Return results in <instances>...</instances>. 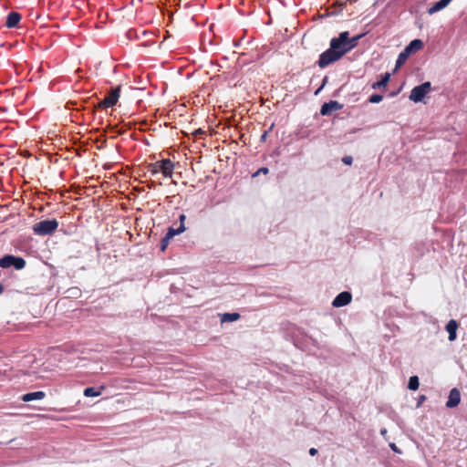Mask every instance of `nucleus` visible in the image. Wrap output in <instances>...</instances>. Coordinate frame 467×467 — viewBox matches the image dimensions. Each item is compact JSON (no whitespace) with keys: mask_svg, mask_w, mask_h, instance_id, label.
<instances>
[{"mask_svg":"<svg viewBox=\"0 0 467 467\" xmlns=\"http://www.w3.org/2000/svg\"><path fill=\"white\" fill-rule=\"evenodd\" d=\"M292 341L296 348L303 351L311 352L313 348H319L317 340L301 329H298L297 333L293 334Z\"/></svg>","mask_w":467,"mask_h":467,"instance_id":"1","label":"nucleus"},{"mask_svg":"<svg viewBox=\"0 0 467 467\" xmlns=\"http://www.w3.org/2000/svg\"><path fill=\"white\" fill-rule=\"evenodd\" d=\"M58 227L57 219H46L35 223L32 227L33 232L36 235L46 236L51 235Z\"/></svg>","mask_w":467,"mask_h":467,"instance_id":"2","label":"nucleus"},{"mask_svg":"<svg viewBox=\"0 0 467 467\" xmlns=\"http://www.w3.org/2000/svg\"><path fill=\"white\" fill-rule=\"evenodd\" d=\"M348 36H349L348 31L340 32L337 36L332 37L329 42V47L341 57L349 52L347 43Z\"/></svg>","mask_w":467,"mask_h":467,"instance_id":"3","label":"nucleus"},{"mask_svg":"<svg viewBox=\"0 0 467 467\" xmlns=\"http://www.w3.org/2000/svg\"><path fill=\"white\" fill-rule=\"evenodd\" d=\"M120 91L121 85L110 88L107 92V96L102 100H99L97 106L92 103L93 109L114 107L119 99Z\"/></svg>","mask_w":467,"mask_h":467,"instance_id":"4","label":"nucleus"},{"mask_svg":"<svg viewBox=\"0 0 467 467\" xmlns=\"http://www.w3.org/2000/svg\"><path fill=\"white\" fill-rule=\"evenodd\" d=\"M26 265V262L23 257L11 254H6L0 258V267L3 269L14 267L16 270H22Z\"/></svg>","mask_w":467,"mask_h":467,"instance_id":"5","label":"nucleus"},{"mask_svg":"<svg viewBox=\"0 0 467 467\" xmlns=\"http://www.w3.org/2000/svg\"><path fill=\"white\" fill-rule=\"evenodd\" d=\"M431 90V83L430 81L423 82L415 86L409 96V99L415 102H422L427 94Z\"/></svg>","mask_w":467,"mask_h":467,"instance_id":"6","label":"nucleus"},{"mask_svg":"<svg viewBox=\"0 0 467 467\" xmlns=\"http://www.w3.org/2000/svg\"><path fill=\"white\" fill-rule=\"evenodd\" d=\"M342 57L340 56H338L330 47L326 50L324 51L323 53H321L319 55V57H318V60L316 62V64L320 67V68H325L336 62H337L338 60H340Z\"/></svg>","mask_w":467,"mask_h":467,"instance_id":"7","label":"nucleus"},{"mask_svg":"<svg viewBox=\"0 0 467 467\" xmlns=\"http://www.w3.org/2000/svg\"><path fill=\"white\" fill-rule=\"evenodd\" d=\"M343 104L337 100H329L321 105L320 114L322 116H329L333 111L339 110L343 108Z\"/></svg>","mask_w":467,"mask_h":467,"instance_id":"8","label":"nucleus"},{"mask_svg":"<svg viewBox=\"0 0 467 467\" xmlns=\"http://www.w3.org/2000/svg\"><path fill=\"white\" fill-rule=\"evenodd\" d=\"M352 300V294L348 291L340 292L332 301L334 307H342L348 306Z\"/></svg>","mask_w":467,"mask_h":467,"instance_id":"9","label":"nucleus"},{"mask_svg":"<svg viewBox=\"0 0 467 467\" xmlns=\"http://www.w3.org/2000/svg\"><path fill=\"white\" fill-rule=\"evenodd\" d=\"M160 171L164 177H171L173 173L174 163L170 159H162L161 161H156Z\"/></svg>","mask_w":467,"mask_h":467,"instance_id":"10","label":"nucleus"},{"mask_svg":"<svg viewBox=\"0 0 467 467\" xmlns=\"http://www.w3.org/2000/svg\"><path fill=\"white\" fill-rule=\"evenodd\" d=\"M461 402V392L457 388H452L450 390L448 400L446 401V407L448 409L456 408Z\"/></svg>","mask_w":467,"mask_h":467,"instance_id":"11","label":"nucleus"},{"mask_svg":"<svg viewBox=\"0 0 467 467\" xmlns=\"http://www.w3.org/2000/svg\"><path fill=\"white\" fill-rule=\"evenodd\" d=\"M458 327H459V323L457 320L451 319L448 321V323L445 326V330L449 334V337H448L449 341L452 342V341L456 340Z\"/></svg>","mask_w":467,"mask_h":467,"instance_id":"12","label":"nucleus"},{"mask_svg":"<svg viewBox=\"0 0 467 467\" xmlns=\"http://www.w3.org/2000/svg\"><path fill=\"white\" fill-rule=\"evenodd\" d=\"M424 47V43L421 39L415 38L411 40L409 45H407L404 48L406 53H408L410 56L417 53L420 49H422Z\"/></svg>","mask_w":467,"mask_h":467,"instance_id":"13","label":"nucleus"},{"mask_svg":"<svg viewBox=\"0 0 467 467\" xmlns=\"http://www.w3.org/2000/svg\"><path fill=\"white\" fill-rule=\"evenodd\" d=\"M21 18L22 16L18 12L12 11L7 15L5 26L7 28L17 27Z\"/></svg>","mask_w":467,"mask_h":467,"instance_id":"14","label":"nucleus"},{"mask_svg":"<svg viewBox=\"0 0 467 467\" xmlns=\"http://www.w3.org/2000/svg\"><path fill=\"white\" fill-rule=\"evenodd\" d=\"M390 78H391V74L389 73V72H386L384 74H381L380 75V79L374 82L372 85H371V88L373 89H381V88H386L389 82L390 81Z\"/></svg>","mask_w":467,"mask_h":467,"instance_id":"15","label":"nucleus"},{"mask_svg":"<svg viewBox=\"0 0 467 467\" xmlns=\"http://www.w3.org/2000/svg\"><path fill=\"white\" fill-rule=\"evenodd\" d=\"M45 397H46V393L44 391L38 390V391L27 392V393L24 394L21 397V400L24 402H29V401L36 400H42Z\"/></svg>","mask_w":467,"mask_h":467,"instance_id":"16","label":"nucleus"},{"mask_svg":"<svg viewBox=\"0 0 467 467\" xmlns=\"http://www.w3.org/2000/svg\"><path fill=\"white\" fill-rule=\"evenodd\" d=\"M106 389L104 385L99 386V388L96 387H87L84 389V395L86 397H98L102 394V391Z\"/></svg>","mask_w":467,"mask_h":467,"instance_id":"17","label":"nucleus"},{"mask_svg":"<svg viewBox=\"0 0 467 467\" xmlns=\"http://www.w3.org/2000/svg\"><path fill=\"white\" fill-rule=\"evenodd\" d=\"M367 34H368V32H364V33L358 34L357 36H354L353 37H349V36H348L347 43H348L349 51L354 49L358 46V41L361 38H363Z\"/></svg>","mask_w":467,"mask_h":467,"instance_id":"18","label":"nucleus"},{"mask_svg":"<svg viewBox=\"0 0 467 467\" xmlns=\"http://www.w3.org/2000/svg\"><path fill=\"white\" fill-rule=\"evenodd\" d=\"M333 6H337L338 9L334 10L332 12H326L325 14H323L321 16V18H325V17H327V16H337V15H339L343 11V9L346 7V2L336 1V2H334Z\"/></svg>","mask_w":467,"mask_h":467,"instance_id":"19","label":"nucleus"},{"mask_svg":"<svg viewBox=\"0 0 467 467\" xmlns=\"http://www.w3.org/2000/svg\"><path fill=\"white\" fill-rule=\"evenodd\" d=\"M241 317V315L237 312L232 313H223L221 315V322L222 323H230L237 321Z\"/></svg>","mask_w":467,"mask_h":467,"instance_id":"20","label":"nucleus"},{"mask_svg":"<svg viewBox=\"0 0 467 467\" xmlns=\"http://www.w3.org/2000/svg\"><path fill=\"white\" fill-rule=\"evenodd\" d=\"M410 57V56L408 53H406V51L403 49L398 56L394 71L400 68L401 66H403Z\"/></svg>","mask_w":467,"mask_h":467,"instance_id":"21","label":"nucleus"},{"mask_svg":"<svg viewBox=\"0 0 467 467\" xmlns=\"http://www.w3.org/2000/svg\"><path fill=\"white\" fill-rule=\"evenodd\" d=\"M185 226H179L178 228L169 227L166 235L172 239L175 235L181 234L185 232Z\"/></svg>","mask_w":467,"mask_h":467,"instance_id":"22","label":"nucleus"},{"mask_svg":"<svg viewBox=\"0 0 467 467\" xmlns=\"http://www.w3.org/2000/svg\"><path fill=\"white\" fill-rule=\"evenodd\" d=\"M445 7V5L441 0H439L435 2L430 8H428L427 12L429 15H433Z\"/></svg>","mask_w":467,"mask_h":467,"instance_id":"23","label":"nucleus"},{"mask_svg":"<svg viewBox=\"0 0 467 467\" xmlns=\"http://www.w3.org/2000/svg\"><path fill=\"white\" fill-rule=\"evenodd\" d=\"M420 387V379L419 377L414 375L410 377L408 382V389L410 390H417Z\"/></svg>","mask_w":467,"mask_h":467,"instance_id":"24","label":"nucleus"},{"mask_svg":"<svg viewBox=\"0 0 467 467\" xmlns=\"http://www.w3.org/2000/svg\"><path fill=\"white\" fill-rule=\"evenodd\" d=\"M382 99H383V95L379 94V93H373L372 95L369 96L368 101L369 103L376 104V103H379L380 101H382Z\"/></svg>","mask_w":467,"mask_h":467,"instance_id":"25","label":"nucleus"},{"mask_svg":"<svg viewBox=\"0 0 467 467\" xmlns=\"http://www.w3.org/2000/svg\"><path fill=\"white\" fill-rule=\"evenodd\" d=\"M171 240V239L169 236H167L166 234L161 238V240L160 242V250L161 252H164L167 249Z\"/></svg>","mask_w":467,"mask_h":467,"instance_id":"26","label":"nucleus"},{"mask_svg":"<svg viewBox=\"0 0 467 467\" xmlns=\"http://www.w3.org/2000/svg\"><path fill=\"white\" fill-rule=\"evenodd\" d=\"M67 293L68 294L69 297L78 298L81 295V290L78 287H71L67 290Z\"/></svg>","mask_w":467,"mask_h":467,"instance_id":"27","label":"nucleus"},{"mask_svg":"<svg viewBox=\"0 0 467 467\" xmlns=\"http://www.w3.org/2000/svg\"><path fill=\"white\" fill-rule=\"evenodd\" d=\"M126 36L130 40L139 38L137 31L133 28L129 29L126 33Z\"/></svg>","mask_w":467,"mask_h":467,"instance_id":"28","label":"nucleus"},{"mask_svg":"<svg viewBox=\"0 0 467 467\" xmlns=\"http://www.w3.org/2000/svg\"><path fill=\"white\" fill-rule=\"evenodd\" d=\"M327 81H328V77L327 76H325L322 79V83L320 85V87L315 91V95H318L319 92L324 88V87L327 84Z\"/></svg>","mask_w":467,"mask_h":467,"instance_id":"29","label":"nucleus"},{"mask_svg":"<svg viewBox=\"0 0 467 467\" xmlns=\"http://www.w3.org/2000/svg\"><path fill=\"white\" fill-rule=\"evenodd\" d=\"M149 171L152 174V175H155L157 173L160 172V169L158 167V164L155 163H152V164H150L149 166Z\"/></svg>","mask_w":467,"mask_h":467,"instance_id":"30","label":"nucleus"},{"mask_svg":"<svg viewBox=\"0 0 467 467\" xmlns=\"http://www.w3.org/2000/svg\"><path fill=\"white\" fill-rule=\"evenodd\" d=\"M269 172V169L267 167H262L259 170H257L254 174L253 177H256L257 175L263 173L267 174Z\"/></svg>","mask_w":467,"mask_h":467,"instance_id":"31","label":"nucleus"},{"mask_svg":"<svg viewBox=\"0 0 467 467\" xmlns=\"http://www.w3.org/2000/svg\"><path fill=\"white\" fill-rule=\"evenodd\" d=\"M342 162L346 165H351L353 162V158L351 156H345L342 158Z\"/></svg>","mask_w":467,"mask_h":467,"instance_id":"32","label":"nucleus"},{"mask_svg":"<svg viewBox=\"0 0 467 467\" xmlns=\"http://www.w3.org/2000/svg\"><path fill=\"white\" fill-rule=\"evenodd\" d=\"M426 396L425 395H420L419 396L418 400H417V404H416V408H420L422 403L426 400Z\"/></svg>","mask_w":467,"mask_h":467,"instance_id":"33","label":"nucleus"},{"mask_svg":"<svg viewBox=\"0 0 467 467\" xmlns=\"http://www.w3.org/2000/svg\"><path fill=\"white\" fill-rule=\"evenodd\" d=\"M178 220L180 222V226H185L184 223H185V220H186V215L184 213L180 214Z\"/></svg>","mask_w":467,"mask_h":467,"instance_id":"34","label":"nucleus"},{"mask_svg":"<svg viewBox=\"0 0 467 467\" xmlns=\"http://www.w3.org/2000/svg\"><path fill=\"white\" fill-rule=\"evenodd\" d=\"M390 449L397 453H401L400 449L395 443H389Z\"/></svg>","mask_w":467,"mask_h":467,"instance_id":"35","label":"nucleus"},{"mask_svg":"<svg viewBox=\"0 0 467 467\" xmlns=\"http://www.w3.org/2000/svg\"><path fill=\"white\" fill-rule=\"evenodd\" d=\"M108 129L109 130H111V131H114V132L118 133V134H122L124 132L123 130H118L117 127L116 126H112V125L108 126Z\"/></svg>","mask_w":467,"mask_h":467,"instance_id":"36","label":"nucleus"},{"mask_svg":"<svg viewBox=\"0 0 467 467\" xmlns=\"http://www.w3.org/2000/svg\"><path fill=\"white\" fill-rule=\"evenodd\" d=\"M402 88V86H400L398 89L394 90V91H391L389 94V97H396L401 90Z\"/></svg>","mask_w":467,"mask_h":467,"instance_id":"37","label":"nucleus"},{"mask_svg":"<svg viewBox=\"0 0 467 467\" xmlns=\"http://www.w3.org/2000/svg\"><path fill=\"white\" fill-rule=\"evenodd\" d=\"M268 136V131L265 130L260 137V141L261 142H265L266 140V138Z\"/></svg>","mask_w":467,"mask_h":467,"instance_id":"38","label":"nucleus"},{"mask_svg":"<svg viewBox=\"0 0 467 467\" xmlns=\"http://www.w3.org/2000/svg\"><path fill=\"white\" fill-rule=\"evenodd\" d=\"M202 133H203V130H202L201 128H199V129L195 130L192 132V135H193L194 137H196V136L201 135V134H202Z\"/></svg>","mask_w":467,"mask_h":467,"instance_id":"39","label":"nucleus"},{"mask_svg":"<svg viewBox=\"0 0 467 467\" xmlns=\"http://www.w3.org/2000/svg\"><path fill=\"white\" fill-rule=\"evenodd\" d=\"M106 144H107V138H103V140L101 141V145L98 146L97 148L99 150H101V149H103L106 146Z\"/></svg>","mask_w":467,"mask_h":467,"instance_id":"40","label":"nucleus"},{"mask_svg":"<svg viewBox=\"0 0 467 467\" xmlns=\"http://www.w3.org/2000/svg\"><path fill=\"white\" fill-rule=\"evenodd\" d=\"M317 453H318V451H317L316 448H310V450H309V454H310L311 456H315V455H317Z\"/></svg>","mask_w":467,"mask_h":467,"instance_id":"41","label":"nucleus"},{"mask_svg":"<svg viewBox=\"0 0 467 467\" xmlns=\"http://www.w3.org/2000/svg\"><path fill=\"white\" fill-rule=\"evenodd\" d=\"M156 185V182L154 181H150L149 183H148V187L150 188H154Z\"/></svg>","mask_w":467,"mask_h":467,"instance_id":"42","label":"nucleus"},{"mask_svg":"<svg viewBox=\"0 0 467 467\" xmlns=\"http://www.w3.org/2000/svg\"><path fill=\"white\" fill-rule=\"evenodd\" d=\"M387 433H388L387 429L382 428V429L380 430V434H381L382 436H386V435H387Z\"/></svg>","mask_w":467,"mask_h":467,"instance_id":"43","label":"nucleus"},{"mask_svg":"<svg viewBox=\"0 0 467 467\" xmlns=\"http://www.w3.org/2000/svg\"><path fill=\"white\" fill-rule=\"evenodd\" d=\"M447 6L452 0H441Z\"/></svg>","mask_w":467,"mask_h":467,"instance_id":"44","label":"nucleus"},{"mask_svg":"<svg viewBox=\"0 0 467 467\" xmlns=\"http://www.w3.org/2000/svg\"><path fill=\"white\" fill-rule=\"evenodd\" d=\"M103 138H106V137H105V136H100V137H99V138H96V139H95V141H96V142H99V141H100V142H101V141H102V140H103Z\"/></svg>","mask_w":467,"mask_h":467,"instance_id":"45","label":"nucleus"},{"mask_svg":"<svg viewBox=\"0 0 467 467\" xmlns=\"http://www.w3.org/2000/svg\"><path fill=\"white\" fill-rule=\"evenodd\" d=\"M5 286L2 284H0V295L3 294Z\"/></svg>","mask_w":467,"mask_h":467,"instance_id":"46","label":"nucleus"},{"mask_svg":"<svg viewBox=\"0 0 467 467\" xmlns=\"http://www.w3.org/2000/svg\"><path fill=\"white\" fill-rule=\"evenodd\" d=\"M274 154H275V155H279L280 154V151H279L278 148L274 150Z\"/></svg>","mask_w":467,"mask_h":467,"instance_id":"47","label":"nucleus"},{"mask_svg":"<svg viewBox=\"0 0 467 467\" xmlns=\"http://www.w3.org/2000/svg\"><path fill=\"white\" fill-rule=\"evenodd\" d=\"M76 154H77V156L80 157L81 156V150H76Z\"/></svg>","mask_w":467,"mask_h":467,"instance_id":"48","label":"nucleus"},{"mask_svg":"<svg viewBox=\"0 0 467 467\" xmlns=\"http://www.w3.org/2000/svg\"><path fill=\"white\" fill-rule=\"evenodd\" d=\"M340 89H337L335 91V93L333 94L334 97H337L338 96V93H339Z\"/></svg>","mask_w":467,"mask_h":467,"instance_id":"49","label":"nucleus"},{"mask_svg":"<svg viewBox=\"0 0 467 467\" xmlns=\"http://www.w3.org/2000/svg\"><path fill=\"white\" fill-rule=\"evenodd\" d=\"M90 100H91V97H89V98L86 99L84 100V103H89V101H90Z\"/></svg>","mask_w":467,"mask_h":467,"instance_id":"50","label":"nucleus"},{"mask_svg":"<svg viewBox=\"0 0 467 467\" xmlns=\"http://www.w3.org/2000/svg\"><path fill=\"white\" fill-rule=\"evenodd\" d=\"M239 43H240V41L234 42V46H235V47H238V46H239Z\"/></svg>","mask_w":467,"mask_h":467,"instance_id":"51","label":"nucleus"},{"mask_svg":"<svg viewBox=\"0 0 467 467\" xmlns=\"http://www.w3.org/2000/svg\"><path fill=\"white\" fill-rule=\"evenodd\" d=\"M143 36H145L147 34V31H142L141 33Z\"/></svg>","mask_w":467,"mask_h":467,"instance_id":"52","label":"nucleus"}]
</instances>
